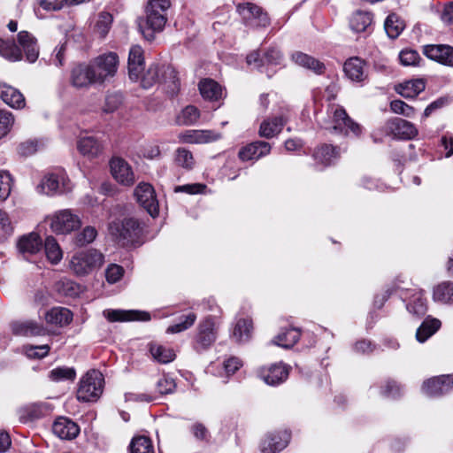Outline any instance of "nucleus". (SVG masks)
<instances>
[{"label": "nucleus", "instance_id": "f257e3e1", "mask_svg": "<svg viewBox=\"0 0 453 453\" xmlns=\"http://www.w3.org/2000/svg\"><path fill=\"white\" fill-rule=\"evenodd\" d=\"M104 264V256L96 249L75 252L70 261V271L78 277H83L98 271Z\"/></svg>", "mask_w": 453, "mask_h": 453}, {"label": "nucleus", "instance_id": "f03ea898", "mask_svg": "<svg viewBox=\"0 0 453 453\" xmlns=\"http://www.w3.org/2000/svg\"><path fill=\"white\" fill-rule=\"evenodd\" d=\"M104 376L97 370H90L80 380L77 399L81 402L96 401L103 393Z\"/></svg>", "mask_w": 453, "mask_h": 453}, {"label": "nucleus", "instance_id": "7ed1b4c3", "mask_svg": "<svg viewBox=\"0 0 453 453\" xmlns=\"http://www.w3.org/2000/svg\"><path fill=\"white\" fill-rule=\"evenodd\" d=\"M170 6L169 0H150L147 6L146 27L142 31L145 36L152 37L154 32L161 31L165 23V12Z\"/></svg>", "mask_w": 453, "mask_h": 453}, {"label": "nucleus", "instance_id": "20e7f679", "mask_svg": "<svg viewBox=\"0 0 453 453\" xmlns=\"http://www.w3.org/2000/svg\"><path fill=\"white\" fill-rule=\"evenodd\" d=\"M109 233L122 245H128L137 241L142 229L135 219L128 218L111 222L109 224Z\"/></svg>", "mask_w": 453, "mask_h": 453}, {"label": "nucleus", "instance_id": "39448f33", "mask_svg": "<svg viewBox=\"0 0 453 453\" xmlns=\"http://www.w3.org/2000/svg\"><path fill=\"white\" fill-rule=\"evenodd\" d=\"M89 64L97 82L103 83L116 74L119 66V56L115 52H108L96 57Z\"/></svg>", "mask_w": 453, "mask_h": 453}, {"label": "nucleus", "instance_id": "423d86ee", "mask_svg": "<svg viewBox=\"0 0 453 453\" xmlns=\"http://www.w3.org/2000/svg\"><path fill=\"white\" fill-rule=\"evenodd\" d=\"M81 221L78 215L70 210H61L54 214L50 227L56 234H68L78 229Z\"/></svg>", "mask_w": 453, "mask_h": 453}, {"label": "nucleus", "instance_id": "0eeeda50", "mask_svg": "<svg viewBox=\"0 0 453 453\" xmlns=\"http://www.w3.org/2000/svg\"><path fill=\"white\" fill-rule=\"evenodd\" d=\"M237 12L242 16L246 26L252 27H265L269 25V18L262 9L251 3L238 4Z\"/></svg>", "mask_w": 453, "mask_h": 453}, {"label": "nucleus", "instance_id": "6e6552de", "mask_svg": "<svg viewBox=\"0 0 453 453\" xmlns=\"http://www.w3.org/2000/svg\"><path fill=\"white\" fill-rule=\"evenodd\" d=\"M331 112L334 130L345 135L352 134L355 136H358L361 134V127L348 116L343 108L333 106Z\"/></svg>", "mask_w": 453, "mask_h": 453}, {"label": "nucleus", "instance_id": "1a4fd4ad", "mask_svg": "<svg viewBox=\"0 0 453 453\" xmlns=\"http://www.w3.org/2000/svg\"><path fill=\"white\" fill-rule=\"evenodd\" d=\"M134 196L136 197L137 202L151 217L155 218L158 215V201L152 185L147 182L139 183L134 188Z\"/></svg>", "mask_w": 453, "mask_h": 453}, {"label": "nucleus", "instance_id": "9d476101", "mask_svg": "<svg viewBox=\"0 0 453 453\" xmlns=\"http://www.w3.org/2000/svg\"><path fill=\"white\" fill-rule=\"evenodd\" d=\"M219 322L215 317L204 318L197 326L196 343L203 349L209 348L217 339V328Z\"/></svg>", "mask_w": 453, "mask_h": 453}, {"label": "nucleus", "instance_id": "9b49d317", "mask_svg": "<svg viewBox=\"0 0 453 453\" xmlns=\"http://www.w3.org/2000/svg\"><path fill=\"white\" fill-rule=\"evenodd\" d=\"M384 132L395 139L411 140L418 134L416 127L401 118L388 119L384 125Z\"/></svg>", "mask_w": 453, "mask_h": 453}, {"label": "nucleus", "instance_id": "f8f14e48", "mask_svg": "<svg viewBox=\"0 0 453 453\" xmlns=\"http://www.w3.org/2000/svg\"><path fill=\"white\" fill-rule=\"evenodd\" d=\"M283 56L281 52L274 48L268 49L261 57L259 51L254 50L250 53L246 61L249 65H253L255 68L258 69L261 72H265L263 70L264 66H273L278 65L281 64Z\"/></svg>", "mask_w": 453, "mask_h": 453}, {"label": "nucleus", "instance_id": "ddd939ff", "mask_svg": "<svg viewBox=\"0 0 453 453\" xmlns=\"http://www.w3.org/2000/svg\"><path fill=\"white\" fill-rule=\"evenodd\" d=\"M290 367L281 362L262 367L258 370L259 378L270 386H276L285 381L289 374Z\"/></svg>", "mask_w": 453, "mask_h": 453}, {"label": "nucleus", "instance_id": "4468645a", "mask_svg": "<svg viewBox=\"0 0 453 453\" xmlns=\"http://www.w3.org/2000/svg\"><path fill=\"white\" fill-rule=\"evenodd\" d=\"M453 388V375H441L426 380L422 385L423 392L428 396H439Z\"/></svg>", "mask_w": 453, "mask_h": 453}, {"label": "nucleus", "instance_id": "2eb2a0df", "mask_svg": "<svg viewBox=\"0 0 453 453\" xmlns=\"http://www.w3.org/2000/svg\"><path fill=\"white\" fill-rule=\"evenodd\" d=\"M401 297L407 302L406 308L410 313L418 318L426 314L427 304L422 290L407 289L401 295Z\"/></svg>", "mask_w": 453, "mask_h": 453}, {"label": "nucleus", "instance_id": "dca6fc26", "mask_svg": "<svg viewBox=\"0 0 453 453\" xmlns=\"http://www.w3.org/2000/svg\"><path fill=\"white\" fill-rule=\"evenodd\" d=\"M113 178L124 186H131L134 183V173L130 165L120 157H114L110 163Z\"/></svg>", "mask_w": 453, "mask_h": 453}, {"label": "nucleus", "instance_id": "f3484780", "mask_svg": "<svg viewBox=\"0 0 453 453\" xmlns=\"http://www.w3.org/2000/svg\"><path fill=\"white\" fill-rule=\"evenodd\" d=\"M423 53L428 58L441 65L453 66V47L446 44H429L423 47Z\"/></svg>", "mask_w": 453, "mask_h": 453}, {"label": "nucleus", "instance_id": "a211bd4d", "mask_svg": "<svg viewBox=\"0 0 453 453\" xmlns=\"http://www.w3.org/2000/svg\"><path fill=\"white\" fill-rule=\"evenodd\" d=\"M290 434L287 431L268 434L260 444L262 453H277L287 447Z\"/></svg>", "mask_w": 453, "mask_h": 453}, {"label": "nucleus", "instance_id": "6ab92c4d", "mask_svg": "<svg viewBox=\"0 0 453 453\" xmlns=\"http://www.w3.org/2000/svg\"><path fill=\"white\" fill-rule=\"evenodd\" d=\"M180 142L203 144L218 141L221 134L211 130H187L179 134Z\"/></svg>", "mask_w": 453, "mask_h": 453}, {"label": "nucleus", "instance_id": "aec40b11", "mask_svg": "<svg viewBox=\"0 0 453 453\" xmlns=\"http://www.w3.org/2000/svg\"><path fill=\"white\" fill-rule=\"evenodd\" d=\"M104 316L110 322H126V321H149L150 320V313L136 310H105Z\"/></svg>", "mask_w": 453, "mask_h": 453}, {"label": "nucleus", "instance_id": "412c9836", "mask_svg": "<svg viewBox=\"0 0 453 453\" xmlns=\"http://www.w3.org/2000/svg\"><path fill=\"white\" fill-rule=\"evenodd\" d=\"M95 73L88 65H78L71 72V84L75 88H87L92 84L98 83L94 77Z\"/></svg>", "mask_w": 453, "mask_h": 453}, {"label": "nucleus", "instance_id": "4be33fe9", "mask_svg": "<svg viewBox=\"0 0 453 453\" xmlns=\"http://www.w3.org/2000/svg\"><path fill=\"white\" fill-rule=\"evenodd\" d=\"M52 432L62 440H73L80 434V427L72 419L59 417L52 425Z\"/></svg>", "mask_w": 453, "mask_h": 453}, {"label": "nucleus", "instance_id": "5701e85b", "mask_svg": "<svg viewBox=\"0 0 453 453\" xmlns=\"http://www.w3.org/2000/svg\"><path fill=\"white\" fill-rule=\"evenodd\" d=\"M271 151L270 143L263 141H257L242 147L238 157L242 161L257 160Z\"/></svg>", "mask_w": 453, "mask_h": 453}, {"label": "nucleus", "instance_id": "b1692460", "mask_svg": "<svg viewBox=\"0 0 453 453\" xmlns=\"http://www.w3.org/2000/svg\"><path fill=\"white\" fill-rule=\"evenodd\" d=\"M65 181V178L64 175L50 173L42 180L41 183L37 186V190L39 193L48 196L62 193L66 190Z\"/></svg>", "mask_w": 453, "mask_h": 453}, {"label": "nucleus", "instance_id": "393cba45", "mask_svg": "<svg viewBox=\"0 0 453 453\" xmlns=\"http://www.w3.org/2000/svg\"><path fill=\"white\" fill-rule=\"evenodd\" d=\"M17 248L25 258L38 253L42 248V241L38 234L30 233L21 236L18 242Z\"/></svg>", "mask_w": 453, "mask_h": 453}, {"label": "nucleus", "instance_id": "a878e982", "mask_svg": "<svg viewBox=\"0 0 453 453\" xmlns=\"http://www.w3.org/2000/svg\"><path fill=\"white\" fill-rule=\"evenodd\" d=\"M11 329L18 336H41L47 334V329L42 324L32 320L12 322Z\"/></svg>", "mask_w": 453, "mask_h": 453}, {"label": "nucleus", "instance_id": "bb28decb", "mask_svg": "<svg viewBox=\"0 0 453 453\" xmlns=\"http://www.w3.org/2000/svg\"><path fill=\"white\" fill-rule=\"evenodd\" d=\"M0 98L13 109H22L26 105L23 94L7 83H0Z\"/></svg>", "mask_w": 453, "mask_h": 453}, {"label": "nucleus", "instance_id": "cd10ccee", "mask_svg": "<svg viewBox=\"0 0 453 453\" xmlns=\"http://www.w3.org/2000/svg\"><path fill=\"white\" fill-rule=\"evenodd\" d=\"M127 64L130 79L137 80L144 65L143 50L140 46L134 45L130 49Z\"/></svg>", "mask_w": 453, "mask_h": 453}, {"label": "nucleus", "instance_id": "c85d7f7f", "mask_svg": "<svg viewBox=\"0 0 453 453\" xmlns=\"http://www.w3.org/2000/svg\"><path fill=\"white\" fill-rule=\"evenodd\" d=\"M291 59L297 65L312 71L316 74H322L325 72V65L315 58L301 51H296L291 55Z\"/></svg>", "mask_w": 453, "mask_h": 453}, {"label": "nucleus", "instance_id": "c756f323", "mask_svg": "<svg viewBox=\"0 0 453 453\" xmlns=\"http://www.w3.org/2000/svg\"><path fill=\"white\" fill-rule=\"evenodd\" d=\"M162 88L171 96H176L180 89V81L176 70L171 66L163 67Z\"/></svg>", "mask_w": 453, "mask_h": 453}, {"label": "nucleus", "instance_id": "7c9ffc66", "mask_svg": "<svg viewBox=\"0 0 453 453\" xmlns=\"http://www.w3.org/2000/svg\"><path fill=\"white\" fill-rule=\"evenodd\" d=\"M18 42L23 48L27 59L30 63L35 62L39 56V48L36 39L27 31H20L18 34Z\"/></svg>", "mask_w": 453, "mask_h": 453}, {"label": "nucleus", "instance_id": "2f4dec72", "mask_svg": "<svg viewBox=\"0 0 453 453\" xmlns=\"http://www.w3.org/2000/svg\"><path fill=\"white\" fill-rule=\"evenodd\" d=\"M365 62L359 58H350L344 64L346 76L353 81H363L366 78Z\"/></svg>", "mask_w": 453, "mask_h": 453}, {"label": "nucleus", "instance_id": "473e14b6", "mask_svg": "<svg viewBox=\"0 0 453 453\" xmlns=\"http://www.w3.org/2000/svg\"><path fill=\"white\" fill-rule=\"evenodd\" d=\"M47 324L58 326H65L73 320V313L64 307H53L44 316Z\"/></svg>", "mask_w": 453, "mask_h": 453}, {"label": "nucleus", "instance_id": "72a5a7b5", "mask_svg": "<svg viewBox=\"0 0 453 453\" xmlns=\"http://www.w3.org/2000/svg\"><path fill=\"white\" fill-rule=\"evenodd\" d=\"M148 349L153 360L159 364L171 363L176 357V354L172 348L164 346L156 342L148 343Z\"/></svg>", "mask_w": 453, "mask_h": 453}, {"label": "nucleus", "instance_id": "f704fd0d", "mask_svg": "<svg viewBox=\"0 0 453 453\" xmlns=\"http://www.w3.org/2000/svg\"><path fill=\"white\" fill-rule=\"evenodd\" d=\"M286 122L287 119L283 116L265 119L260 125L259 135L267 139L273 138L281 132Z\"/></svg>", "mask_w": 453, "mask_h": 453}, {"label": "nucleus", "instance_id": "c9c22d12", "mask_svg": "<svg viewBox=\"0 0 453 453\" xmlns=\"http://www.w3.org/2000/svg\"><path fill=\"white\" fill-rule=\"evenodd\" d=\"M300 336L301 332L298 328H286L272 340V343L284 349H290L299 341Z\"/></svg>", "mask_w": 453, "mask_h": 453}, {"label": "nucleus", "instance_id": "e433bc0d", "mask_svg": "<svg viewBox=\"0 0 453 453\" xmlns=\"http://www.w3.org/2000/svg\"><path fill=\"white\" fill-rule=\"evenodd\" d=\"M77 148L83 156L90 158L97 157L103 150L102 143L93 136L81 138Z\"/></svg>", "mask_w": 453, "mask_h": 453}, {"label": "nucleus", "instance_id": "4c0bfd02", "mask_svg": "<svg viewBox=\"0 0 453 453\" xmlns=\"http://www.w3.org/2000/svg\"><path fill=\"white\" fill-rule=\"evenodd\" d=\"M426 83L423 79H416L404 81L399 84L395 90L405 98H414L425 90Z\"/></svg>", "mask_w": 453, "mask_h": 453}, {"label": "nucleus", "instance_id": "58836bf2", "mask_svg": "<svg viewBox=\"0 0 453 453\" xmlns=\"http://www.w3.org/2000/svg\"><path fill=\"white\" fill-rule=\"evenodd\" d=\"M441 326V323L439 319L427 317L417 329V341L419 342H425L440 329Z\"/></svg>", "mask_w": 453, "mask_h": 453}, {"label": "nucleus", "instance_id": "ea45409f", "mask_svg": "<svg viewBox=\"0 0 453 453\" xmlns=\"http://www.w3.org/2000/svg\"><path fill=\"white\" fill-rule=\"evenodd\" d=\"M199 91L201 96L211 101L219 100L222 96L220 85L211 79H203L199 82Z\"/></svg>", "mask_w": 453, "mask_h": 453}, {"label": "nucleus", "instance_id": "a19ab883", "mask_svg": "<svg viewBox=\"0 0 453 453\" xmlns=\"http://www.w3.org/2000/svg\"><path fill=\"white\" fill-rule=\"evenodd\" d=\"M48 411L47 405L42 403H33L23 407L19 413V419L22 422L39 418Z\"/></svg>", "mask_w": 453, "mask_h": 453}, {"label": "nucleus", "instance_id": "79ce46f5", "mask_svg": "<svg viewBox=\"0 0 453 453\" xmlns=\"http://www.w3.org/2000/svg\"><path fill=\"white\" fill-rule=\"evenodd\" d=\"M252 328V321L250 319H240L234 327L232 337L237 342H247L251 336Z\"/></svg>", "mask_w": 453, "mask_h": 453}, {"label": "nucleus", "instance_id": "37998d69", "mask_svg": "<svg viewBox=\"0 0 453 453\" xmlns=\"http://www.w3.org/2000/svg\"><path fill=\"white\" fill-rule=\"evenodd\" d=\"M164 66H167V65H151L142 77V87L145 88H149L157 82L161 84L163 79L162 69Z\"/></svg>", "mask_w": 453, "mask_h": 453}, {"label": "nucleus", "instance_id": "c03bdc74", "mask_svg": "<svg viewBox=\"0 0 453 453\" xmlns=\"http://www.w3.org/2000/svg\"><path fill=\"white\" fill-rule=\"evenodd\" d=\"M372 15L370 12L357 11L353 13L349 20L351 29L357 33L364 32L372 24Z\"/></svg>", "mask_w": 453, "mask_h": 453}, {"label": "nucleus", "instance_id": "a18cd8bd", "mask_svg": "<svg viewBox=\"0 0 453 453\" xmlns=\"http://www.w3.org/2000/svg\"><path fill=\"white\" fill-rule=\"evenodd\" d=\"M433 298L435 302L443 303H453V282L444 281L438 284L434 288Z\"/></svg>", "mask_w": 453, "mask_h": 453}, {"label": "nucleus", "instance_id": "49530a36", "mask_svg": "<svg viewBox=\"0 0 453 453\" xmlns=\"http://www.w3.org/2000/svg\"><path fill=\"white\" fill-rule=\"evenodd\" d=\"M0 55L9 61H19L22 58V52L13 41L0 39Z\"/></svg>", "mask_w": 453, "mask_h": 453}, {"label": "nucleus", "instance_id": "de8ad7c7", "mask_svg": "<svg viewBox=\"0 0 453 453\" xmlns=\"http://www.w3.org/2000/svg\"><path fill=\"white\" fill-rule=\"evenodd\" d=\"M44 249L46 257L51 264L57 265L61 261L63 251L54 237L48 236L46 238Z\"/></svg>", "mask_w": 453, "mask_h": 453}, {"label": "nucleus", "instance_id": "09e8293b", "mask_svg": "<svg viewBox=\"0 0 453 453\" xmlns=\"http://www.w3.org/2000/svg\"><path fill=\"white\" fill-rule=\"evenodd\" d=\"M384 27L388 37L395 39L403 32L404 23L396 14L391 13L386 19Z\"/></svg>", "mask_w": 453, "mask_h": 453}, {"label": "nucleus", "instance_id": "8fccbe9b", "mask_svg": "<svg viewBox=\"0 0 453 453\" xmlns=\"http://www.w3.org/2000/svg\"><path fill=\"white\" fill-rule=\"evenodd\" d=\"M336 149L331 145H322L313 154L314 159L322 165H328L337 157Z\"/></svg>", "mask_w": 453, "mask_h": 453}, {"label": "nucleus", "instance_id": "3c124183", "mask_svg": "<svg viewBox=\"0 0 453 453\" xmlns=\"http://www.w3.org/2000/svg\"><path fill=\"white\" fill-rule=\"evenodd\" d=\"M197 316L194 312H188L180 318V322L167 327V334H179L190 328L196 322Z\"/></svg>", "mask_w": 453, "mask_h": 453}, {"label": "nucleus", "instance_id": "603ef678", "mask_svg": "<svg viewBox=\"0 0 453 453\" xmlns=\"http://www.w3.org/2000/svg\"><path fill=\"white\" fill-rule=\"evenodd\" d=\"M113 21L112 15L109 12H101L98 14L95 24L94 32L100 37L104 38L109 33Z\"/></svg>", "mask_w": 453, "mask_h": 453}, {"label": "nucleus", "instance_id": "864d4df0", "mask_svg": "<svg viewBox=\"0 0 453 453\" xmlns=\"http://www.w3.org/2000/svg\"><path fill=\"white\" fill-rule=\"evenodd\" d=\"M174 162L177 165L187 170L192 169L196 163L193 154L184 148H178L175 150Z\"/></svg>", "mask_w": 453, "mask_h": 453}, {"label": "nucleus", "instance_id": "5fc2aeb1", "mask_svg": "<svg viewBox=\"0 0 453 453\" xmlns=\"http://www.w3.org/2000/svg\"><path fill=\"white\" fill-rule=\"evenodd\" d=\"M76 372L71 367H57L52 369L49 373V378L54 382H60L64 380H74Z\"/></svg>", "mask_w": 453, "mask_h": 453}, {"label": "nucleus", "instance_id": "6e6d98bb", "mask_svg": "<svg viewBox=\"0 0 453 453\" xmlns=\"http://www.w3.org/2000/svg\"><path fill=\"white\" fill-rule=\"evenodd\" d=\"M131 453H155L152 442L146 436H138L132 440L130 444Z\"/></svg>", "mask_w": 453, "mask_h": 453}, {"label": "nucleus", "instance_id": "4d7b16f0", "mask_svg": "<svg viewBox=\"0 0 453 453\" xmlns=\"http://www.w3.org/2000/svg\"><path fill=\"white\" fill-rule=\"evenodd\" d=\"M12 179L11 174L4 170H0V200L5 201L12 190Z\"/></svg>", "mask_w": 453, "mask_h": 453}, {"label": "nucleus", "instance_id": "13d9d810", "mask_svg": "<svg viewBox=\"0 0 453 453\" xmlns=\"http://www.w3.org/2000/svg\"><path fill=\"white\" fill-rule=\"evenodd\" d=\"M97 231L94 226H86L75 237V243L78 246H85L91 243L96 237Z\"/></svg>", "mask_w": 453, "mask_h": 453}, {"label": "nucleus", "instance_id": "bf43d9fd", "mask_svg": "<svg viewBox=\"0 0 453 453\" xmlns=\"http://www.w3.org/2000/svg\"><path fill=\"white\" fill-rule=\"evenodd\" d=\"M400 63L404 66H414L418 65L419 54L414 50H403L399 54Z\"/></svg>", "mask_w": 453, "mask_h": 453}, {"label": "nucleus", "instance_id": "052dcab7", "mask_svg": "<svg viewBox=\"0 0 453 453\" xmlns=\"http://www.w3.org/2000/svg\"><path fill=\"white\" fill-rule=\"evenodd\" d=\"M14 123V117L12 112L0 110V139L4 137L11 130Z\"/></svg>", "mask_w": 453, "mask_h": 453}, {"label": "nucleus", "instance_id": "680f3d73", "mask_svg": "<svg viewBox=\"0 0 453 453\" xmlns=\"http://www.w3.org/2000/svg\"><path fill=\"white\" fill-rule=\"evenodd\" d=\"M200 117L199 110L193 106L188 105L181 111L180 116V122L183 125L194 124Z\"/></svg>", "mask_w": 453, "mask_h": 453}, {"label": "nucleus", "instance_id": "e2e57ef3", "mask_svg": "<svg viewBox=\"0 0 453 453\" xmlns=\"http://www.w3.org/2000/svg\"><path fill=\"white\" fill-rule=\"evenodd\" d=\"M390 109L394 113L401 114L408 118H411L415 113L414 108L402 100L392 101L390 103Z\"/></svg>", "mask_w": 453, "mask_h": 453}, {"label": "nucleus", "instance_id": "0e129e2a", "mask_svg": "<svg viewBox=\"0 0 453 453\" xmlns=\"http://www.w3.org/2000/svg\"><path fill=\"white\" fill-rule=\"evenodd\" d=\"M50 348L48 344L25 347V353L30 358H42L46 357Z\"/></svg>", "mask_w": 453, "mask_h": 453}, {"label": "nucleus", "instance_id": "69168bd1", "mask_svg": "<svg viewBox=\"0 0 453 453\" xmlns=\"http://www.w3.org/2000/svg\"><path fill=\"white\" fill-rule=\"evenodd\" d=\"M122 104V96L120 93H111L105 97L104 111L112 112L116 111Z\"/></svg>", "mask_w": 453, "mask_h": 453}, {"label": "nucleus", "instance_id": "338daca9", "mask_svg": "<svg viewBox=\"0 0 453 453\" xmlns=\"http://www.w3.org/2000/svg\"><path fill=\"white\" fill-rule=\"evenodd\" d=\"M176 388V383L173 379L164 375L157 382V388L162 395L172 394Z\"/></svg>", "mask_w": 453, "mask_h": 453}, {"label": "nucleus", "instance_id": "774afa93", "mask_svg": "<svg viewBox=\"0 0 453 453\" xmlns=\"http://www.w3.org/2000/svg\"><path fill=\"white\" fill-rule=\"evenodd\" d=\"M123 273L124 269L120 265L112 264L106 269V280L109 283H115L122 278Z\"/></svg>", "mask_w": 453, "mask_h": 453}]
</instances>
